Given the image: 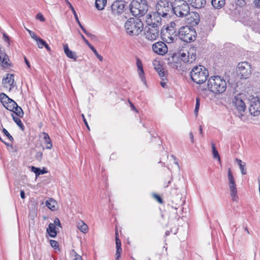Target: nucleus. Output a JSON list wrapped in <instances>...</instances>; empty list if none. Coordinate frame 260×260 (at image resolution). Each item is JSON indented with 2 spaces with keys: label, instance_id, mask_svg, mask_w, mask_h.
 I'll return each instance as SVG.
<instances>
[{
  "label": "nucleus",
  "instance_id": "nucleus-1",
  "mask_svg": "<svg viewBox=\"0 0 260 260\" xmlns=\"http://www.w3.org/2000/svg\"><path fill=\"white\" fill-rule=\"evenodd\" d=\"M207 86L209 90L215 94H220L226 89L225 80L219 76H213L209 78Z\"/></svg>",
  "mask_w": 260,
  "mask_h": 260
},
{
  "label": "nucleus",
  "instance_id": "nucleus-29",
  "mask_svg": "<svg viewBox=\"0 0 260 260\" xmlns=\"http://www.w3.org/2000/svg\"><path fill=\"white\" fill-rule=\"evenodd\" d=\"M56 203L52 199H49L46 202V206L50 210L54 211L56 210Z\"/></svg>",
  "mask_w": 260,
  "mask_h": 260
},
{
  "label": "nucleus",
  "instance_id": "nucleus-31",
  "mask_svg": "<svg viewBox=\"0 0 260 260\" xmlns=\"http://www.w3.org/2000/svg\"><path fill=\"white\" fill-rule=\"evenodd\" d=\"M31 170L32 172L36 174V176H38L40 175L44 174L47 173V171L44 168L43 170H41L40 168H36L32 166L31 167Z\"/></svg>",
  "mask_w": 260,
  "mask_h": 260
},
{
  "label": "nucleus",
  "instance_id": "nucleus-57",
  "mask_svg": "<svg viewBox=\"0 0 260 260\" xmlns=\"http://www.w3.org/2000/svg\"><path fill=\"white\" fill-rule=\"evenodd\" d=\"M155 198L156 199V200L160 203H162V199H161V198L158 196V195H155Z\"/></svg>",
  "mask_w": 260,
  "mask_h": 260
},
{
  "label": "nucleus",
  "instance_id": "nucleus-64",
  "mask_svg": "<svg viewBox=\"0 0 260 260\" xmlns=\"http://www.w3.org/2000/svg\"><path fill=\"white\" fill-rule=\"evenodd\" d=\"M120 254H117L116 253V260H118V259L120 258Z\"/></svg>",
  "mask_w": 260,
  "mask_h": 260
},
{
  "label": "nucleus",
  "instance_id": "nucleus-47",
  "mask_svg": "<svg viewBox=\"0 0 260 260\" xmlns=\"http://www.w3.org/2000/svg\"><path fill=\"white\" fill-rule=\"evenodd\" d=\"M50 245L54 249H56L58 246L57 242L53 240H51L50 241Z\"/></svg>",
  "mask_w": 260,
  "mask_h": 260
},
{
  "label": "nucleus",
  "instance_id": "nucleus-62",
  "mask_svg": "<svg viewBox=\"0 0 260 260\" xmlns=\"http://www.w3.org/2000/svg\"><path fill=\"white\" fill-rule=\"evenodd\" d=\"M24 60H25V62L26 63V65L27 66V67L28 68H30L29 62L28 60L26 59V58L25 57H24Z\"/></svg>",
  "mask_w": 260,
  "mask_h": 260
},
{
  "label": "nucleus",
  "instance_id": "nucleus-5",
  "mask_svg": "<svg viewBox=\"0 0 260 260\" xmlns=\"http://www.w3.org/2000/svg\"><path fill=\"white\" fill-rule=\"evenodd\" d=\"M156 10L162 18H168L173 14L172 4L167 1H158L156 5Z\"/></svg>",
  "mask_w": 260,
  "mask_h": 260
},
{
  "label": "nucleus",
  "instance_id": "nucleus-17",
  "mask_svg": "<svg viewBox=\"0 0 260 260\" xmlns=\"http://www.w3.org/2000/svg\"><path fill=\"white\" fill-rule=\"evenodd\" d=\"M187 16V23L192 26L198 24L200 22L199 15L197 13L189 12Z\"/></svg>",
  "mask_w": 260,
  "mask_h": 260
},
{
  "label": "nucleus",
  "instance_id": "nucleus-13",
  "mask_svg": "<svg viewBox=\"0 0 260 260\" xmlns=\"http://www.w3.org/2000/svg\"><path fill=\"white\" fill-rule=\"evenodd\" d=\"M245 96L243 93H240L235 96L233 100V103L239 113L244 112L246 109L245 103Z\"/></svg>",
  "mask_w": 260,
  "mask_h": 260
},
{
  "label": "nucleus",
  "instance_id": "nucleus-7",
  "mask_svg": "<svg viewBox=\"0 0 260 260\" xmlns=\"http://www.w3.org/2000/svg\"><path fill=\"white\" fill-rule=\"evenodd\" d=\"M196 32L194 29L188 26L181 27L179 30V38L184 42H188L195 39Z\"/></svg>",
  "mask_w": 260,
  "mask_h": 260
},
{
  "label": "nucleus",
  "instance_id": "nucleus-46",
  "mask_svg": "<svg viewBox=\"0 0 260 260\" xmlns=\"http://www.w3.org/2000/svg\"><path fill=\"white\" fill-rule=\"evenodd\" d=\"M28 32H29L30 36L36 41H38L40 38L37 37V36L35 34V33L29 29H27Z\"/></svg>",
  "mask_w": 260,
  "mask_h": 260
},
{
  "label": "nucleus",
  "instance_id": "nucleus-55",
  "mask_svg": "<svg viewBox=\"0 0 260 260\" xmlns=\"http://www.w3.org/2000/svg\"><path fill=\"white\" fill-rule=\"evenodd\" d=\"M3 38L5 42L9 43V37L5 34H3Z\"/></svg>",
  "mask_w": 260,
  "mask_h": 260
},
{
  "label": "nucleus",
  "instance_id": "nucleus-43",
  "mask_svg": "<svg viewBox=\"0 0 260 260\" xmlns=\"http://www.w3.org/2000/svg\"><path fill=\"white\" fill-rule=\"evenodd\" d=\"M3 132L5 135L8 138V139L11 142L13 141V137L9 134V133L7 131V129L3 128Z\"/></svg>",
  "mask_w": 260,
  "mask_h": 260
},
{
  "label": "nucleus",
  "instance_id": "nucleus-42",
  "mask_svg": "<svg viewBox=\"0 0 260 260\" xmlns=\"http://www.w3.org/2000/svg\"><path fill=\"white\" fill-rule=\"evenodd\" d=\"M116 247L121 248V241L118 238V234L117 231L115 232Z\"/></svg>",
  "mask_w": 260,
  "mask_h": 260
},
{
  "label": "nucleus",
  "instance_id": "nucleus-18",
  "mask_svg": "<svg viewBox=\"0 0 260 260\" xmlns=\"http://www.w3.org/2000/svg\"><path fill=\"white\" fill-rule=\"evenodd\" d=\"M137 67L138 68V74L141 81L144 83H146V81L144 76V71L143 69V66L141 61L139 58L137 59Z\"/></svg>",
  "mask_w": 260,
  "mask_h": 260
},
{
  "label": "nucleus",
  "instance_id": "nucleus-41",
  "mask_svg": "<svg viewBox=\"0 0 260 260\" xmlns=\"http://www.w3.org/2000/svg\"><path fill=\"white\" fill-rule=\"evenodd\" d=\"M199 107H200V99H199V98H196V107H195V109H194V114L196 116L198 115V114Z\"/></svg>",
  "mask_w": 260,
  "mask_h": 260
},
{
  "label": "nucleus",
  "instance_id": "nucleus-2",
  "mask_svg": "<svg viewBox=\"0 0 260 260\" xmlns=\"http://www.w3.org/2000/svg\"><path fill=\"white\" fill-rule=\"evenodd\" d=\"M124 27L126 33L129 36H138L143 30V24L141 20L138 18H129L126 21Z\"/></svg>",
  "mask_w": 260,
  "mask_h": 260
},
{
  "label": "nucleus",
  "instance_id": "nucleus-44",
  "mask_svg": "<svg viewBox=\"0 0 260 260\" xmlns=\"http://www.w3.org/2000/svg\"><path fill=\"white\" fill-rule=\"evenodd\" d=\"M36 42L37 43L38 46L39 48H42L46 43V42L41 38L38 39V40Z\"/></svg>",
  "mask_w": 260,
  "mask_h": 260
},
{
  "label": "nucleus",
  "instance_id": "nucleus-21",
  "mask_svg": "<svg viewBox=\"0 0 260 260\" xmlns=\"http://www.w3.org/2000/svg\"><path fill=\"white\" fill-rule=\"evenodd\" d=\"M190 5L196 9L203 7L206 4V0H188Z\"/></svg>",
  "mask_w": 260,
  "mask_h": 260
},
{
  "label": "nucleus",
  "instance_id": "nucleus-14",
  "mask_svg": "<svg viewBox=\"0 0 260 260\" xmlns=\"http://www.w3.org/2000/svg\"><path fill=\"white\" fill-rule=\"evenodd\" d=\"M152 50L154 52L160 55L166 54L168 51L166 44L163 42H157L152 45Z\"/></svg>",
  "mask_w": 260,
  "mask_h": 260
},
{
  "label": "nucleus",
  "instance_id": "nucleus-12",
  "mask_svg": "<svg viewBox=\"0 0 260 260\" xmlns=\"http://www.w3.org/2000/svg\"><path fill=\"white\" fill-rule=\"evenodd\" d=\"M143 19H145L148 26L156 25L159 27L161 24V17L157 12L146 14Z\"/></svg>",
  "mask_w": 260,
  "mask_h": 260
},
{
  "label": "nucleus",
  "instance_id": "nucleus-52",
  "mask_svg": "<svg viewBox=\"0 0 260 260\" xmlns=\"http://www.w3.org/2000/svg\"><path fill=\"white\" fill-rule=\"evenodd\" d=\"M81 38L83 39L84 42L88 45V47L90 46L91 45L89 43V42L85 38L84 36L80 34Z\"/></svg>",
  "mask_w": 260,
  "mask_h": 260
},
{
  "label": "nucleus",
  "instance_id": "nucleus-51",
  "mask_svg": "<svg viewBox=\"0 0 260 260\" xmlns=\"http://www.w3.org/2000/svg\"><path fill=\"white\" fill-rule=\"evenodd\" d=\"M253 3L256 8L260 9V0H254Z\"/></svg>",
  "mask_w": 260,
  "mask_h": 260
},
{
  "label": "nucleus",
  "instance_id": "nucleus-40",
  "mask_svg": "<svg viewBox=\"0 0 260 260\" xmlns=\"http://www.w3.org/2000/svg\"><path fill=\"white\" fill-rule=\"evenodd\" d=\"M91 50L93 51V52L94 53V54L96 55V56L99 58V59L100 60V61H102L103 59V57L100 55L98 52H97V51L96 50V49L94 48V47L91 45L89 47Z\"/></svg>",
  "mask_w": 260,
  "mask_h": 260
},
{
  "label": "nucleus",
  "instance_id": "nucleus-60",
  "mask_svg": "<svg viewBox=\"0 0 260 260\" xmlns=\"http://www.w3.org/2000/svg\"><path fill=\"white\" fill-rule=\"evenodd\" d=\"M121 252H122L121 248H116V253L121 254Z\"/></svg>",
  "mask_w": 260,
  "mask_h": 260
},
{
  "label": "nucleus",
  "instance_id": "nucleus-45",
  "mask_svg": "<svg viewBox=\"0 0 260 260\" xmlns=\"http://www.w3.org/2000/svg\"><path fill=\"white\" fill-rule=\"evenodd\" d=\"M155 69L156 70H157L158 74L159 76L161 78V79L162 78H166V77L165 76V72L163 69L159 70V68H158L157 69L155 68Z\"/></svg>",
  "mask_w": 260,
  "mask_h": 260
},
{
  "label": "nucleus",
  "instance_id": "nucleus-3",
  "mask_svg": "<svg viewBox=\"0 0 260 260\" xmlns=\"http://www.w3.org/2000/svg\"><path fill=\"white\" fill-rule=\"evenodd\" d=\"M148 7L145 0H133L130 5V11L135 17H145Z\"/></svg>",
  "mask_w": 260,
  "mask_h": 260
},
{
  "label": "nucleus",
  "instance_id": "nucleus-4",
  "mask_svg": "<svg viewBox=\"0 0 260 260\" xmlns=\"http://www.w3.org/2000/svg\"><path fill=\"white\" fill-rule=\"evenodd\" d=\"M190 74L192 80L199 84L205 82L209 76L208 70L202 66H194Z\"/></svg>",
  "mask_w": 260,
  "mask_h": 260
},
{
  "label": "nucleus",
  "instance_id": "nucleus-9",
  "mask_svg": "<svg viewBox=\"0 0 260 260\" xmlns=\"http://www.w3.org/2000/svg\"><path fill=\"white\" fill-rule=\"evenodd\" d=\"M249 111L251 116L257 117L260 115V99L257 96L250 95L248 98Z\"/></svg>",
  "mask_w": 260,
  "mask_h": 260
},
{
  "label": "nucleus",
  "instance_id": "nucleus-56",
  "mask_svg": "<svg viewBox=\"0 0 260 260\" xmlns=\"http://www.w3.org/2000/svg\"><path fill=\"white\" fill-rule=\"evenodd\" d=\"M189 137H190V138L191 139V141L192 143H193L194 142V138H193V134L192 132H190L189 133Z\"/></svg>",
  "mask_w": 260,
  "mask_h": 260
},
{
  "label": "nucleus",
  "instance_id": "nucleus-30",
  "mask_svg": "<svg viewBox=\"0 0 260 260\" xmlns=\"http://www.w3.org/2000/svg\"><path fill=\"white\" fill-rule=\"evenodd\" d=\"M107 4V0H95V7L99 10H103Z\"/></svg>",
  "mask_w": 260,
  "mask_h": 260
},
{
  "label": "nucleus",
  "instance_id": "nucleus-58",
  "mask_svg": "<svg viewBox=\"0 0 260 260\" xmlns=\"http://www.w3.org/2000/svg\"><path fill=\"white\" fill-rule=\"evenodd\" d=\"M20 197L23 199L25 198V193L24 191L22 190L20 191Z\"/></svg>",
  "mask_w": 260,
  "mask_h": 260
},
{
  "label": "nucleus",
  "instance_id": "nucleus-24",
  "mask_svg": "<svg viewBox=\"0 0 260 260\" xmlns=\"http://www.w3.org/2000/svg\"><path fill=\"white\" fill-rule=\"evenodd\" d=\"M163 40L167 43L173 42L176 39V37L175 35H171L167 30L166 33L163 34Z\"/></svg>",
  "mask_w": 260,
  "mask_h": 260
},
{
  "label": "nucleus",
  "instance_id": "nucleus-8",
  "mask_svg": "<svg viewBox=\"0 0 260 260\" xmlns=\"http://www.w3.org/2000/svg\"><path fill=\"white\" fill-rule=\"evenodd\" d=\"M180 59L185 63H192L196 59L197 49L190 47L187 49L182 50L180 52Z\"/></svg>",
  "mask_w": 260,
  "mask_h": 260
},
{
  "label": "nucleus",
  "instance_id": "nucleus-27",
  "mask_svg": "<svg viewBox=\"0 0 260 260\" xmlns=\"http://www.w3.org/2000/svg\"><path fill=\"white\" fill-rule=\"evenodd\" d=\"M43 139L44 140L45 143L46 144V148L47 149H51L52 147V145L49 135L46 133H43Z\"/></svg>",
  "mask_w": 260,
  "mask_h": 260
},
{
  "label": "nucleus",
  "instance_id": "nucleus-10",
  "mask_svg": "<svg viewBox=\"0 0 260 260\" xmlns=\"http://www.w3.org/2000/svg\"><path fill=\"white\" fill-rule=\"evenodd\" d=\"M237 73L241 79L248 78L251 74L250 64L246 61L239 63L237 66Z\"/></svg>",
  "mask_w": 260,
  "mask_h": 260
},
{
  "label": "nucleus",
  "instance_id": "nucleus-34",
  "mask_svg": "<svg viewBox=\"0 0 260 260\" xmlns=\"http://www.w3.org/2000/svg\"><path fill=\"white\" fill-rule=\"evenodd\" d=\"M65 2L66 3V4L68 5V6L69 7V8L71 9V10H72V12L74 14V15L75 16V19L77 21V22L78 23V24H79V25L80 26V25H81L78 18V16H77V14L74 9V8H73V6L72 5V4L69 2V1L68 0H65Z\"/></svg>",
  "mask_w": 260,
  "mask_h": 260
},
{
  "label": "nucleus",
  "instance_id": "nucleus-53",
  "mask_svg": "<svg viewBox=\"0 0 260 260\" xmlns=\"http://www.w3.org/2000/svg\"><path fill=\"white\" fill-rule=\"evenodd\" d=\"M80 27H81V28L82 29V30L84 31V32L87 36H91V34H90L89 32H87L85 29L84 28V27L81 25H80Z\"/></svg>",
  "mask_w": 260,
  "mask_h": 260
},
{
  "label": "nucleus",
  "instance_id": "nucleus-20",
  "mask_svg": "<svg viewBox=\"0 0 260 260\" xmlns=\"http://www.w3.org/2000/svg\"><path fill=\"white\" fill-rule=\"evenodd\" d=\"M63 47L64 53L67 56V57L71 59H73L74 60H76L77 59V55L76 54V53L75 52L71 51L69 48L67 44H64Z\"/></svg>",
  "mask_w": 260,
  "mask_h": 260
},
{
  "label": "nucleus",
  "instance_id": "nucleus-54",
  "mask_svg": "<svg viewBox=\"0 0 260 260\" xmlns=\"http://www.w3.org/2000/svg\"><path fill=\"white\" fill-rule=\"evenodd\" d=\"M82 118H83V121H84V123H85V125H86V126H87V128L89 130V126H88V123H87V121H86V119H85V117H84V115L83 114H82Z\"/></svg>",
  "mask_w": 260,
  "mask_h": 260
},
{
  "label": "nucleus",
  "instance_id": "nucleus-33",
  "mask_svg": "<svg viewBox=\"0 0 260 260\" xmlns=\"http://www.w3.org/2000/svg\"><path fill=\"white\" fill-rule=\"evenodd\" d=\"M236 160L238 164L241 173L243 175H245L247 172L245 168L246 164L245 162H243L241 160L238 158H236Z\"/></svg>",
  "mask_w": 260,
  "mask_h": 260
},
{
  "label": "nucleus",
  "instance_id": "nucleus-50",
  "mask_svg": "<svg viewBox=\"0 0 260 260\" xmlns=\"http://www.w3.org/2000/svg\"><path fill=\"white\" fill-rule=\"evenodd\" d=\"M167 78H162L161 81H160V83L161 86L164 87L166 88L167 87Z\"/></svg>",
  "mask_w": 260,
  "mask_h": 260
},
{
  "label": "nucleus",
  "instance_id": "nucleus-25",
  "mask_svg": "<svg viewBox=\"0 0 260 260\" xmlns=\"http://www.w3.org/2000/svg\"><path fill=\"white\" fill-rule=\"evenodd\" d=\"M229 188L232 200L234 202H237L238 200V197L237 195L236 185L234 186H232L230 187Z\"/></svg>",
  "mask_w": 260,
  "mask_h": 260
},
{
  "label": "nucleus",
  "instance_id": "nucleus-59",
  "mask_svg": "<svg viewBox=\"0 0 260 260\" xmlns=\"http://www.w3.org/2000/svg\"><path fill=\"white\" fill-rule=\"evenodd\" d=\"M74 260H82L81 256L78 254H76Z\"/></svg>",
  "mask_w": 260,
  "mask_h": 260
},
{
  "label": "nucleus",
  "instance_id": "nucleus-35",
  "mask_svg": "<svg viewBox=\"0 0 260 260\" xmlns=\"http://www.w3.org/2000/svg\"><path fill=\"white\" fill-rule=\"evenodd\" d=\"M77 227L80 231L84 233H86L88 231V226L83 221L78 223Z\"/></svg>",
  "mask_w": 260,
  "mask_h": 260
},
{
  "label": "nucleus",
  "instance_id": "nucleus-37",
  "mask_svg": "<svg viewBox=\"0 0 260 260\" xmlns=\"http://www.w3.org/2000/svg\"><path fill=\"white\" fill-rule=\"evenodd\" d=\"M12 111L19 117H22L23 115V112L22 108L18 106L17 104L15 106L14 111Z\"/></svg>",
  "mask_w": 260,
  "mask_h": 260
},
{
  "label": "nucleus",
  "instance_id": "nucleus-16",
  "mask_svg": "<svg viewBox=\"0 0 260 260\" xmlns=\"http://www.w3.org/2000/svg\"><path fill=\"white\" fill-rule=\"evenodd\" d=\"M124 4L122 1H116L111 5V10L114 14H119L123 12Z\"/></svg>",
  "mask_w": 260,
  "mask_h": 260
},
{
  "label": "nucleus",
  "instance_id": "nucleus-28",
  "mask_svg": "<svg viewBox=\"0 0 260 260\" xmlns=\"http://www.w3.org/2000/svg\"><path fill=\"white\" fill-rule=\"evenodd\" d=\"M228 178L229 187L232 186H234L236 185L234 176L232 173V171L230 168H229L228 169Z\"/></svg>",
  "mask_w": 260,
  "mask_h": 260
},
{
  "label": "nucleus",
  "instance_id": "nucleus-63",
  "mask_svg": "<svg viewBox=\"0 0 260 260\" xmlns=\"http://www.w3.org/2000/svg\"><path fill=\"white\" fill-rule=\"evenodd\" d=\"M129 102V104L131 105V106L132 109H133L134 110L136 111V112H138L137 110L135 108V107L134 106V105L131 102Z\"/></svg>",
  "mask_w": 260,
  "mask_h": 260
},
{
  "label": "nucleus",
  "instance_id": "nucleus-6",
  "mask_svg": "<svg viewBox=\"0 0 260 260\" xmlns=\"http://www.w3.org/2000/svg\"><path fill=\"white\" fill-rule=\"evenodd\" d=\"M173 14L179 17H186L190 11L189 7L185 1L176 0L172 4Z\"/></svg>",
  "mask_w": 260,
  "mask_h": 260
},
{
  "label": "nucleus",
  "instance_id": "nucleus-23",
  "mask_svg": "<svg viewBox=\"0 0 260 260\" xmlns=\"http://www.w3.org/2000/svg\"><path fill=\"white\" fill-rule=\"evenodd\" d=\"M14 81V75L12 74H8L7 76L3 79L2 83L4 85L8 84L10 86H12Z\"/></svg>",
  "mask_w": 260,
  "mask_h": 260
},
{
  "label": "nucleus",
  "instance_id": "nucleus-32",
  "mask_svg": "<svg viewBox=\"0 0 260 260\" xmlns=\"http://www.w3.org/2000/svg\"><path fill=\"white\" fill-rule=\"evenodd\" d=\"M12 99L9 98L6 94L4 93H2L0 94V101L4 107Z\"/></svg>",
  "mask_w": 260,
  "mask_h": 260
},
{
  "label": "nucleus",
  "instance_id": "nucleus-61",
  "mask_svg": "<svg viewBox=\"0 0 260 260\" xmlns=\"http://www.w3.org/2000/svg\"><path fill=\"white\" fill-rule=\"evenodd\" d=\"M44 47H45V48L48 51H51V49L50 48V47L48 45V44L46 43L45 45H44Z\"/></svg>",
  "mask_w": 260,
  "mask_h": 260
},
{
  "label": "nucleus",
  "instance_id": "nucleus-26",
  "mask_svg": "<svg viewBox=\"0 0 260 260\" xmlns=\"http://www.w3.org/2000/svg\"><path fill=\"white\" fill-rule=\"evenodd\" d=\"M211 148H212V152L213 157L214 158L217 159L219 162L220 164H221V159L219 156V154L218 153V151L216 150L215 147V144L213 142H211Z\"/></svg>",
  "mask_w": 260,
  "mask_h": 260
},
{
  "label": "nucleus",
  "instance_id": "nucleus-48",
  "mask_svg": "<svg viewBox=\"0 0 260 260\" xmlns=\"http://www.w3.org/2000/svg\"><path fill=\"white\" fill-rule=\"evenodd\" d=\"M36 18L37 19H38L42 22H44L45 20V18L41 13H38L36 16Z\"/></svg>",
  "mask_w": 260,
  "mask_h": 260
},
{
  "label": "nucleus",
  "instance_id": "nucleus-22",
  "mask_svg": "<svg viewBox=\"0 0 260 260\" xmlns=\"http://www.w3.org/2000/svg\"><path fill=\"white\" fill-rule=\"evenodd\" d=\"M211 4L216 9H220L224 7L225 4V0H212Z\"/></svg>",
  "mask_w": 260,
  "mask_h": 260
},
{
  "label": "nucleus",
  "instance_id": "nucleus-39",
  "mask_svg": "<svg viewBox=\"0 0 260 260\" xmlns=\"http://www.w3.org/2000/svg\"><path fill=\"white\" fill-rule=\"evenodd\" d=\"M170 66L172 68L175 69L176 70H179L181 67L180 62L179 61H173L172 62H169Z\"/></svg>",
  "mask_w": 260,
  "mask_h": 260
},
{
  "label": "nucleus",
  "instance_id": "nucleus-19",
  "mask_svg": "<svg viewBox=\"0 0 260 260\" xmlns=\"http://www.w3.org/2000/svg\"><path fill=\"white\" fill-rule=\"evenodd\" d=\"M9 60L8 56L1 50V46L0 45V64L4 68H8L10 65L8 63Z\"/></svg>",
  "mask_w": 260,
  "mask_h": 260
},
{
  "label": "nucleus",
  "instance_id": "nucleus-38",
  "mask_svg": "<svg viewBox=\"0 0 260 260\" xmlns=\"http://www.w3.org/2000/svg\"><path fill=\"white\" fill-rule=\"evenodd\" d=\"M12 116L13 117V120L15 122V123L20 127L21 129H23V125L21 121V120L19 117L15 116L13 114H12Z\"/></svg>",
  "mask_w": 260,
  "mask_h": 260
},
{
  "label": "nucleus",
  "instance_id": "nucleus-15",
  "mask_svg": "<svg viewBox=\"0 0 260 260\" xmlns=\"http://www.w3.org/2000/svg\"><path fill=\"white\" fill-rule=\"evenodd\" d=\"M56 226H61V223L58 218H56L54 219L53 223H50L48 228L47 229V232L51 237L54 238L56 236Z\"/></svg>",
  "mask_w": 260,
  "mask_h": 260
},
{
  "label": "nucleus",
  "instance_id": "nucleus-11",
  "mask_svg": "<svg viewBox=\"0 0 260 260\" xmlns=\"http://www.w3.org/2000/svg\"><path fill=\"white\" fill-rule=\"evenodd\" d=\"M159 35V28L156 25H149L144 29V36L146 39L153 41L155 40Z\"/></svg>",
  "mask_w": 260,
  "mask_h": 260
},
{
  "label": "nucleus",
  "instance_id": "nucleus-36",
  "mask_svg": "<svg viewBox=\"0 0 260 260\" xmlns=\"http://www.w3.org/2000/svg\"><path fill=\"white\" fill-rule=\"evenodd\" d=\"M17 103L14 101L13 100H11L5 106V107L9 111H14L15 106L16 105Z\"/></svg>",
  "mask_w": 260,
  "mask_h": 260
},
{
  "label": "nucleus",
  "instance_id": "nucleus-49",
  "mask_svg": "<svg viewBox=\"0 0 260 260\" xmlns=\"http://www.w3.org/2000/svg\"><path fill=\"white\" fill-rule=\"evenodd\" d=\"M42 155H43V153L42 152H37L36 154V158L39 160V161H41V160L42 159Z\"/></svg>",
  "mask_w": 260,
  "mask_h": 260
}]
</instances>
